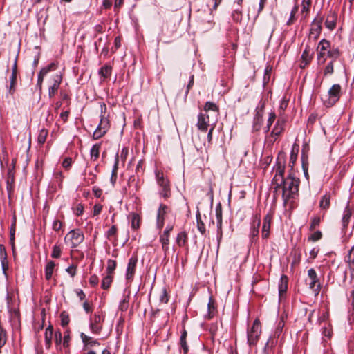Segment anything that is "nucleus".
<instances>
[{"label":"nucleus","mask_w":354,"mask_h":354,"mask_svg":"<svg viewBox=\"0 0 354 354\" xmlns=\"http://www.w3.org/2000/svg\"><path fill=\"white\" fill-rule=\"evenodd\" d=\"M276 113L274 111L269 113L268 118L267 120L266 126L264 127L265 133L270 131V127L276 120Z\"/></svg>","instance_id":"nucleus-33"},{"label":"nucleus","mask_w":354,"mask_h":354,"mask_svg":"<svg viewBox=\"0 0 354 354\" xmlns=\"http://www.w3.org/2000/svg\"><path fill=\"white\" fill-rule=\"evenodd\" d=\"M322 237V233L319 230H317L314 232L309 237L308 241H317L320 240Z\"/></svg>","instance_id":"nucleus-45"},{"label":"nucleus","mask_w":354,"mask_h":354,"mask_svg":"<svg viewBox=\"0 0 354 354\" xmlns=\"http://www.w3.org/2000/svg\"><path fill=\"white\" fill-rule=\"evenodd\" d=\"M261 333V330L260 322L257 319L254 321L251 328L248 330L247 333L248 343L250 346L256 345Z\"/></svg>","instance_id":"nucleus-4"},{"label":"nucleus","mask_w":354,"mask_h":354,"mask_svg":"<svg viewBox=\"0 0 354 354\" xmlns=\"http://www.w3.org/2000/svg\"><path fill=\"white\" fill-rule=\"evenodd\" d=\"M284 321L283 320V319H281L277 324L274 335H277L278 337L280 335L284 327Z\"/></svg>","instance_id":"nucleus-49"},{"label":"nucleus","mask_w":354,"mask_h":354,"mask_svg":"<svg viewBox=\"0 0 354 354\" xmlns=\"http://www.w3.org/2000/svg\"><path fill=\"white\" fill-rule=\"evenodd\" d=\"M207 309H208V314L207 317L208 319H211L216 311V306H215V302L214 300L212 299V297L209 298V302L207 304Z\"/></svg>","instance_id":"nucleus-35"},{"label":"nucleus","mask_w":354,"mask_h":354,"mask_svg":"<svg viewBox=\"0 0 354 354\" xmlns=\"http://www.w3.org/2000/svg\"><path fill=\"white\" fill-rule=\"evenodd\" d=\"M76 269L77 266L72 264L66 269V271L71 275V277H73L76 274Z\"/></svg>","instance_id":"nucleus-56"},{"label":"nucleus","mask_w":354,"mask_h":354,"mask_svg":"<svg viewBox=\"0 0 354 354\" xmlns=\"http://www.w3.org/2000/svg\"><path fill=\"white\" fill-rule=\"evenodd\" d=\"M216 221H222V207L221 203L218 204L215 209Z\"/></svg>","instance_id":"nucleus-51"},{"label":"nucleus","mask_w":354,"mask_h":354,"mask_svg":"<svg viewBox=\"0 0 354 354\" xmlns=\"http://www.w3.org/2000/svg\"><path fill=\"white\" fill-rule=\"evenodd\" d=\"M261 225V216L259 214H256L251 223V227L249 233V237L251 243H254L258 239L259 234V227Z\"/></svg>","instance_id":"nucleus-8"},{"label":"nucleus","mask_w":354,"mask_h":354,"mask_svg":"<svg viewBox=\"0 0 354 354\" xmlns=\"http://www.w3.org/2000/svg\"><path fill=\"white\" fill-rule=\"evenodd\" d=\"M44 76V68H41L38 76H37V84L35 86L34 94L35 95L37 93L39 100H40L41 99V94H42V84H43V80Z\"/></svg>","instance_id":"nucleus-19"},{"label":"nucleus","mask_w":354,"mask_h":354,"mask_svg":"<svg viewBox=\"0 0 354 354\" xmlns=\"http://www.w3.org/2000/svg\"><path fill=\"white\" fill-rule=\"evenodd\" d=\"M327 58L330 60L337 61L342 55V52L338 46L332 45L331 43L326 39V45Z\"/></svg>","instance_id":"nucleus-13"},{"label":"nucleus","mask_w":354,"mask_h":354,"mask_svg":"<svg viewBox=\"0 0 354 354\" xmlns=\"http://www.w3.org/2000/svg\"><path fill=\"white\" fill-rule=\"evenodd\" d=\"M35 349L36 354H43V346L39 339H37L35 344Z\"/></svg>","instance_id":"nucleus-54"},{"label":"nucleus","mask_w":354,"mask_h":354,"mask_svg":"<svg viewBox=\"0 0 354 354\" xmlns=\"http://www.w3.org/2000/svg\"><path fill=\"white\" fill-rule=\"evenodd\" d=\"M196 217L197 223V229L203 235H204L206 232V228L204 223L201 220V213L198 210L196 212Z\"/></svg>","instance_id":"nucleus-31"},{"label":"nucleus","mask_w":354,"mask_h":354,"mask_svg":"<svg viewBox=\"0 0 354 354\" xmlns=\"http://www.w3.org/2000/svg\"><path fill=\"white\" fill-rule=\"evenodd\" d=\"M346 262L348 263L351 269H354V245L349 250L348 255L345 257Z\"/></svg>","instance_id":"nucleus-36"},{"label":"nucleus","mask_w":354,"mask_h":354,"mask_svg":"<svg viewBox=\"0 0 354 354\" xmlns=\"http://www.w3.org/2000/svg\"><path fill=\"white\" fill-rule=\"evenodd\" d=\"M349 302L351 303V308L352 311V314L354 315V290L351 292L350 297L348 299Z\"/></svg>","instance_id":"nucleus-64"},{"label":"nucleus","mask_w":354,"mask_h":354,"mask_svg":"<svg viewBox=\"0 0 354 354\" xmlns=\"http://www.w3.org/2000/svg\"><path fill=\"white\" fill-rule=\"evenodd\" d=\"M187 336V333L185 329H183L181 332V335L180 338V344L183 351V354H187L189 351V347L186 341Z\"/></svg>","instance_id":"nucleus-24"},{"label":"nucleus","mask_w":354,"mask_h":354,"mask_svg":"<svg viewBox=\"0 0 354 354\" xmlns=\"http://www.w3.org/2000/svg\"><path fill=\"white\" fill-rule=\"evenodd\" d=\"M61 321L63 326H67L69 323L70 319L68 315L66 312L61 313Z\"/></svg>","instance_id":"nucleus-52"},{"label":"nucleus","mask_w":354,"mask_h":354,"mask_svg":"<svg viewBox=\"0 0 354 354\" xmlns=\"http://www.w3.org/2000/svg\"><path fill=\"white\" fill-rule=\"evenodd\" d=\"M58 68V62H53L50 63L49 65L46 66V74L48 72L56 71Z\"/></svg>","instance_id":"nucleus-55"},{"label":"nucleus","mask_w":354,"mask_h":354,"mask_svg":"<svg viewBox=\"0 0 354 354\" xmlns=\"http://www.w3.org/2000/svg\"><path fill=\"white\" fill-rule=\"evenodd\" d=\"M323 21V17H316L312 24L310 30L309 37H313L315 40H316L320 35L322 31V24Z\"/></svg>","instance_id":"nucleus-14"},{"label":"nucleus","mask_w":354,"mask_h":354,"mask_svg":"<svg viewBox=\"0 0 354 354\" xmlns=\"http://www.w3.org/2000/svg\"><path fill=\"white\" fill-rule=\"evenodd\" d=\"M187 242V234L185 232H180L177 234L176 243L179 247H183Z\"/></svg>","instance_id":"nucleus-25"},{"label":"nucleus","mask_w":354,"mask_h":354,"mask_svg":"<svg viewBox=\"0 0 354 354\" xmlns=\"http://www.w3.org/2000/svg\"><path fill=\"white\" fill-rule=\"evenodd\" d=\"M297 151H298V150L295 152L293 149L291 151L290 156V162H289L290 166H291V167H292L294 166V164L295 163V162L297 160Z\"/></svg>","instance_id":"nucleus-53"},{"label":"nucleus","mask_w":354,"mask_h":354,"mask_svg":"<svg viewBox=\"0 0 354 354\" xmlns=\"http://www.w3.org/2000/svg\"><path fill=\"white\" fill-rule=\"evenodd\" d=\"M232 18L235 22H240L242 19V12L240 8H236L232 13Z\"/></svg>","instance_id":"nucleus-43"},{"label":"nucleus","mask_w":354,"mask_h":354,"mask_svg":"<svg viewBox=\"0 0 354 354\" xmlns=\"http://www.w3.org/2000/svg\"><path fill=\"white\" fill-rule=\"evenodd\" d=\"M209 117L207 113H201L198 115L197 127L201 131H206L209 127Z\"/></svg>","instance_id":"nucleus-18"},{"label":"nucleus","mask_w":354,"mask_h":354,"mask_svg":"<svg viewBox=\"0 0 354 354\" xmlns=\"http://www.w3.org/2000/svg\"><path fill=\"white\" fill-rule=\"evenodd\" d=\"M72 164V158H66L62 162V166L66 169H68Z\"/></svg>","instance_id":"nucleus-60"},{"label":"nucleus","mask_w":354,"mask_h":354,"mask_svg":"<svg viewBox=\"0 0 354 354\" xmlns=\"http://www.w3.org/2000/svg\"><path fill=\"white\" fill-rule=\"evenodd\" d=\"M284 163L277 161L275 168L276 174L272 179V185L275 195L281 194L284 203L290 198H295L298 195L300 180L290 174L284 178Z\"/></svg>","instance_id":"nucleus-1"},{"label":"nucleus","mask_w":354,"mask_h":354,"mask_svg":"<svg viewBox=\"0 0 354 354\" xmlns=\"http://www.w3.org/2000/svg\"><path fill=\"white\" fill-rule=\"evenodd\" d=\"M272 219V215L270 213L267 214L263 218L261 236L264 239H267L270 236V230Z\"/></svg>","instance_id":"nucleus-17"},{"label":"nucleus","mask_w":354,"mask_h":354,"mask_svg":"<svg viewBox=\"0 0 354 354\" xmlns=\"http://www.w3.org/2000/svg\"><path fill=\"white\" fill-rule=\"evenodd\" d=\"M62 173L61 171H57L54 173V178L55 181L53 183H50L48 186V192L50 193L53 192L56 190L57 185L56 184H58L59 186L61 185L62 181Z\"/></svg>","instance_id":"nucleus-22"},{"label":"nucleus","mask_w":354,"mask_h":354,"mask_svg":"<svg viewBox=\"0 0 354 354\" xmlns=\"http://www.w3.org/2000/svg\"><path fill=\"white\" fill-rule=\"evenodd\" d=\"M311 5V0H302L301 12H308Z\"/></svg>","instance_id":"nucleus-47"},{"label":"nucleus","mask_w":354,"mask_h":354,"mask_svg":"<svg viewBox=\"0 0 354 354\" xmlns=\"http://www.w3.org/2000/svg\"><path fill=\"white\" fill-rule=\"evenodd\" d=\"M169 207L165 204H160L157 212V217L165 218V215L167 213Z\"/></svg>","instance_id":"nucleus-44"},{"label":"nucleus","mask_w":354,"mask_h":354,"mask_svg":"<svg viewBox=\"0 0 354 354\" xmlns=\"http://www.w3.org/2000/svg\"><path fill=\"white\" fill-rule=\"evenodd\" d=\"M101 149V144L97 143L93 145L90 151V155L91 160L95 161L98 159L100 156V151Z\"/></svg>","instance_id":"nucleus-26"},{"label":"nucleus","mask_w":354,"mask_h":354,"mask_svg":"<svg viewBox=\"0 0 354 354\" xmlns=\"http://www.w3.org/2000/svg\"><path fill=\"white\" fill-rule=\"evenodd\" d=\"M288 279L285 274L281 275L278 284L279 296L281 298L288 289Z\"/></svg>","instance_id":"nucleus-23"},{"label":"nucleus","mask_w":354,"mask_h":354,"mask_svg":"<svg viewBox=\"0 0 354 354\" xmlns=\"http://www.w3.org/2000/svg\"><path fill=\"white\" fill-rule=\"evenodd\" d=\"M336 61L330 60L326 65L323 71L324 77L331 75L334 73V64Z\"/></svg>","instance_id":"nucleus-30"},{"label":"nucleus","mask_w":354,"mask_h":354,"mask_svg":"<svg viewBox=\"0 0 354 354\" xmlns=\"http://www.w3.org/2000/svg\"><path fill=\"white\" fill-rule=\"evenodd\" d=\"M17 82V75L15 73H12L10 77V85L8 86V92L10 94H12L15 91V84Z\"/></svg>","instance_id":"nucleus-40"},{"label":"nucleus","mask_w":354,"mask_h":354,"mask_svg":"<svg viewBox=\"0 0 354 354\" xmlns=\"http://www.w3.org/2000/svg\"><path fill=\"white\" fill-rule=\"evenodd\" d=\"M101 109H104V111H106V105L104 104L101 105ZM101 112L102 115H100V122L93 134V138L94 140H97L102 138L109 129V120L104 115H102L103 110H101Z\"/></svg>","instance_id":"nucleus-2"},{"label":"nucleus","mask_w":354,"mask_h":354,"mask_svg":"<svg viewBox=\"0 0 354 354\" xmlns=\"http://www.w3.org/2000/svg\"><path fill=\"white\" fill-rule=\"evenodd\" d=\"M113 275L106 274V276L104 277L102 279V284H101L102 288H103L104 290H107L110 287V286L113 281Z\"/></svg>","instance_id":"nucleus-37"},{"label":"nucleus","mask_w":354,"mask_h":354,"mask_svg":"<svg viewBox=\"0 0 354 354\" xmlns=\"http://www.w3.org/2000/svg\"><path fill=\"white\" fill-rule=\"evenodd\" d=\"M321 222V218L319 216H315L311 218L310 225L309 227L310 231H314L318 227Z\"/></svg>","instance_id":"nucleus-42"},{"label":"nucleus","mask_w":354,"mask_h":354,"mask_svg":"<svg viewBox=\"0 0 354 354\" xmlns=\"http://www.w3.org/2000/svg\"><path fill=\"white\" fill-rule=\"evenodd\" d=\"M62 249L59 245H55L51 254L52 257L59 258L61 255Z\"/></svg>","instance_id":"nucleus-50"},{"label":"nucleus","mask_w":354,"mask_h":354,"mask_svg":"<svg viewBox=\"0 0 354 354\" xmlns=\"http://www.w3.org/2000/svg\"><path fill=\"white\" fill-rule=\"evenodd\" d=\"M326 39H322L317 45V60L319 65L324 64L327 59V53L326 48Z\"/></svg>","instance_id":"nucleus-10"},{"label":"nucleus","mask_w":354,"mask_h":354,"mask_svg":"<svg viewBox=\"0 0 354 354\" xmlns=\"http://www.w3.org/2000/svg\"><path fill=\"white\" fill-rule=\"evenodd\" d=\"M128 149L127 147H123L121 152H120V158L123 162H125L127 156H128Z\"/></svg>","instance_id":"nucleus-62"},{"label":"nucleus","mask_w":354,"mask_h":354,"mask_svg":"<svg viewBox=\"0 0 354 354\" xmlns=\"http://www.w3.org/2000/svg\"><path fill=\"white\" fill-rule=\"evenodd\" d=\"M138 263V257L136 255H133L129 259L127 264V270H126V274H125V278L126 280L128 282H131L135 272H136V268Z\"/></svg>","instance_id":"nucleus-12"},{"label":"nucleus","mask_w":354,"mask_h":354,"mask_svg":"<svg viewBox=\"0 0 354 354\" xmlns=\"http://www.w3.org/2000/svg\"><path fill=\"white\" fill-rule=\"evenodd\" d=\"M330 205V196L328 194L324 195L319 202V207L324 210H327Z\"/></svg>","instance_id":"nucleus-29"},{"label":"nucleus","mask_w":354,"mask_h":354,"mask_svg":"<svg viewBox=\"0 0 354 354\" xmlns=\"http://www.w3.org/2000/svg\"><path fill=\"white\" fill-rule=\"evenodd\" d=\"M84 235L80 229L70 231L65 236V241L70 244L71 248H76L84 241Z\"/></svg>","instance_id":"nucleus-5"},{"label":"nucleus","mask_w":354,"mask_h":354,"mask_svg":"<svg viewBox=\"0 0 354 354\" xmlns=\"http://www.w3.org/2000/svg\"><path fill=\"white\" fill-rule=\"evenodd\" d=\"M111 72L112 67L110 65L106 64L100 69L99 74L101 77L105 79L110 77V75H111Z\"/></svg>","instance_id":"nucleus-32"},{"label":"nucleus","mask_w":354,"mask_h":354,"mask_svg":"<svg viewBox=\"0 0 354 354\" xmlns=\"http://www.w3.org/2000/svg\"><path fill=\"white\" fill-rule=\"evenodd\" d=\"M117 263L115 260L109 259L107 261L106 274L113 275Z\"/></svg>","instance_id":"nucleus-39"},{"label":"nucleus","mask_w":354,"mask_h":354,"mask_svg":"<svg viewBox=\"0 0 354 354\" xmlns=\"http://www.w3.org/2000/svg\"><path fill=\"white\" fill-rule=\"evenodd\" d=\"M352 216V209L349 206L348 203L346 206L342 218V230H344L346 229L350 222L351 218Z\"/></svg>","instance_id":"nucleus-21"},{"label":"nucleus","mask_w":354,"mask_h":354,"mask_svg":"<svg viewBox=\"0 0 354 354\" xmlns=\"http://www.w3.org/2000/svg\"><path fill=\"white\" fill-rule=\"evenodd\" d=\"M156 181L159 187L161 188L160 194L165 198H167L171 196L170 185L168 179L165 177L162 171H156Z\"/></svg>","instance_id":"nucleus-3"},{"label":"nucleus","mask_w":354,"mask_h":354,"mask_svg":"<svg viewBox=\"0 0 354 354\" xmlns=\"http://www.w3.org/2000/svg\"><path fill=\"white\" fill-rule=\"evenodd\" d=\"M15 228H16V221H15V218L11 225L10 230V242L12 252L14 254L15 253Z\"/></svg>","instance_id":"nucleus-28"},{"label":"nucleus","mask_w":354,"mask_h":354,"mask_svg":"<svg viewBox=\"0 0 354 354\" xmlns=\"http://www.w3.org/2000/svg\"><path fill=\"white\" fill-rule=\"evenodd\" d=\"M118 229L115 225H112L111 227L107 231L106 236L109 239L112 237H115L117 234Z\"/></svg>","instance_id":"nucleus-48"},{"label":"nucleus","mask_w":354,"mask_h":354,"mask_svg":"<svg viewBox=\"0 0 354 354\" xmlns=\"http://www.w3.org/2000/svg\"><path fill=\"white\" fill-rule=\"evenodd\" d=\"M140 218L138 214L133 213L131 218V227L133 230H138L140 227Z\"/></svg>","instance_id":"nucleus-34"},{"label":"nucleus","mask_w":354,"mask_h":354,"mask_svg":"<svg viewBox=\"0 0 354 354\" xmlns=\"http://www.w3.org/2000/svg\"><path fill=\"white\" fill-rule=\"evenodd\" d=\"M62 81V71L59 70L53 75L52 79V84L49 86L48 96L50 98L54 97L55 95L57 93Z\"/></svg>","instance_id":"nucleus-9"},{"label":"nucleus","mask_w":354,"mask_h":354,"mask_svg":"<svg viewBox=\"0 0 354 354\" xmlns=\"http://www.w3.org/2000/svg\"><path fill=\"white\" fill-rule=\"evenodd\" d=\"M285 122V119L281 117H279L277 119L270 135V137L274 138V140L272 141V143L277 139L279 136H281L282 132L284 131Z\"/></svg>","instance_id":"nucleus-15"},{"label":"nucleus","mask_w":354,"mask_h":354,"mask_svg":"<svg viewBox=\"0 0 354 354\" xmlns=\"http://www.w3.org/2000/svg\"><path fill=\"white\" fill-rule=\"evenodd\" d=\"M169 295L167 291V289L165 288H163L162 289L161 294L160 295V301L162 303L167 304L169 301Z\"/></svg>","instance_id":"nucleus-46"},{"label":"nucleus","mask_w":354,"mask_h":354,"mask_svg":"<svg viewBox=\"0 0 354 354\" xmlns=\"http://www.w3.org/2000/svg\"><path fill=\"white\" fill-rule=\"evenodd\" d=\"M342 95V87L339 84H333L328 90V98L326 100L325 104L327 106H333L337 102Z\"/></svg>","instance_id":"nucleus-6"},{"label":"nucleus","mask_w":354,"mask_h":354,"mask_svg":"<svg viewBox=\"0 0 354 354\" xmlns=\"http://www.w3.org/2000/svg\"><path fill=\"white\" fill-rule=\"evenodd\" d=\"M263 119L253 118L252 131L258 132L261 129Z\"/></svg>","instance_id":"nucleus-38"},{"label":"nucleus","mask_w":354,"mask_h":354,"mask_svg":"<svg viewBox=\"0 0 354 354\" xmlns=\"http://www.w3.org/2000/svg\"><path fill=\"white\" fill-rule=\"evenodd\" d=\"M288 104V100H286L285 97L283 98L280 102L279 111L283 112L287 109Z\"/></svg>","instance_id":"nucleus-57"},{"label":"nucleus","mask_w":354,"mask_h":354,"mask_svg":"<svg viewBox=\"0 0 354 354\" xmlns=\"http://www.w3.org/2000/svg\"><path fill=\"white\" fill-rule=\"evenodd\" d=\"M204 110L206 112L209 111H214L216 113H218L219 108H218V106L215 103H214L212 102H207L205 104Z\"/></svg>","instance_id":"nucleus-41"},{"label":"nucleus","mask_w":354,"mask_h":354,"mask_svg":"<svg viewBox=\"0 0 354 354\" xmlns=\"http://www.w3.org/2000/svg\"><path fill=\"white\" fill-rule=\"evenodd\" d=\"M84 212V206L82 204H77L74 208V213L77 216H80Z\"/></svg>","instance_id":"nucleus-61"},{"label":"nucleus","mask_w":354,"mask_h":354,"mask_svg":"<svg viewBox=\"0 0 354 354\" xmlns=\"http://www.w3.org/2000/svg\"><path fill=\"white\" fill-rule=\"evenodd\" d=\"M104 316L102 313L97 312L94 314L93 317L91 319L89 326L91 331L95 334H98L102 329V323Z\"/></svg>","instance_id":"nucleus-7"},{"label":"nucleus","mask_w":354,"mask_h":354,"mask_svg":"<svg viewBox=\"0 0 354 354\" xmlns=\"http://www.w3.org/2000/svg\"><path fill=\"white\" fill-rule=\"evenodd\" d=\"M314 53L309 45H306L301 55V62L300 67L304 68L313 59Z\"/></svg>","instance_id":"nucleus-16"},{"label":"nucleus","mask_w":354,"mask_h":354,"mask_svg":"<svg viewBox=\"0 0 354 354\" xmlns=\"http://www.w3.org/2000/svg\"><path fill=\"white\" fill-rule=\"evenodd\" d=\"M169 234L162 233L160 236V242L161 243H169Z\"/></svg>","instance_id":"nucleus-59"},{"label":"nucleus","mask_w":354,"mask_h":354,"mask_svg":"<svg viewBox=\"0 0 354 354\" xmlns=\"http://www.w3.org/2000/svg\"><path fill=\"white\" fill-rule=\"evenodd\" d=\"M0 261L3 273L6 277V271L8 269V261L7 259V254L3 245H0Z\"/></svg>","instance_id":"nucleus-20"},{"label":"nucleus","mask_w":354,"mask_h":354,"mask_svg":"<svg viewBox=\"0 0 354 354\" xmlns=\"http://www.w3.org/2000/svg\"><path fill=\"white\" fill-rule=\"evenodd\" d=\"M265 106H266V101L261 100L259 102V103L257 105V106L256 107L255 111L264 113Z\"/></svg>","instance_id":"nucleus-63"},{"label":"nucleus","mask_w":354,"mask_h":354,"mask_svg":"<svg viewBox=\"0 0 354 354\" xmlns=\"http://www.w3.org/2000/svg\"><path fill=\"white\" fill-rule=\"evenodd\" d=\"M308 276L310 280L308 283L310 289H311L316 295H318L320 291L321 286L315 270L314 268L309 269L308 270Z\"/></svg>","instance_id":"nucleus-11"},{"label":"nucleus","mask_w":354,"mask_h":354,"mask_svg":"<svg viewBox=\"0 0 354 354\" xmlns=\"http://www.w3.org/2000/svg\"><path fill=\"white\" fill-rule=\"evenodd\" d=\"M81 338L82 342L85 344L86 346L92 347L95 346V345H100V343L97 340L93 339L92 337H88L84 333L81 334Z\"/></svg>","instance_id":"nucleus-27"},{"label":"nucleus","mask_w":354,"mask_h":354,"mask_svg":"<svg viewBox=\"0 0 354 354\" xmlns=\"http://www.w3.org/2000/svg\"><path fill=\"white\" fill-rule=\"evenodd\" d=\"M89 283L92 286H97L98 283H99V279H98V277L95 274H93L92 276H91V277L89 278Z\"/></svg>","instance_id":"nucleus-58"}]
</instances>
